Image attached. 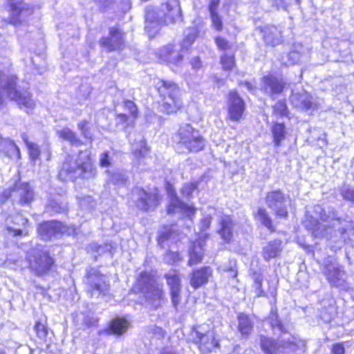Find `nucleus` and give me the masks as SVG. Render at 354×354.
Instances as JSON below:
<instances>
[{
	"label": "nucleus",
	"mask_w": 354,
	"mask_h": 354,
	"mask_svg": "<svg viewBox=\"0 0 354 354\" xmlns=\"http://www.w3.org/2000/svg\"><path fill=\"white\" fill-rule=\"evenodd\" d=\"M315 216L306 215L304 225L317 238L325 237L335 245L333 247L340 248L349 239L348 231L353 229L351 221L341 220L335 213L331 216L319 205L315 207Z\"/></svg>",
	"instance_id": "1"
},
{
	"label": "nucleus",
	"mask_w": 354,
	"mask_h": 354,
	"mask_svg": "<svg viewBox=\"0 0 354 354\" xmlns=\"http://www.w3.org/2000/svg\"><path fill=\"white\" fill-rule=\"evenodd\" d=\"M97 174L87 151H81L78 158L73 160L68 157L64 162L59 171V177L63 180H73L77 178L84 179L93 178Z\"/></svg>",
	"instance_id": "2"
},
{
	"label": "nucleus",
	"mask_w": 354,
	"mask_h": 354,
	"mask_svg": "<svg viewBox=\"0 0 354 354\" xmlns=\"http://www.w3.org/2000/svg\"><path fill=\"white\" fill-rule=\"evenodd\" d=\"M15 76L8 75V71L1 70L0 66V106L4 102V97L7 96L29 113L35 107V102L28 91L20 92L15 88Z\"/></svg>",
	"instance_id": "3"
},
{
	"label": "nucleus",
	"mask_w": 354,
	"mask_h": 354,
	"mask_svg": "<svg viewBox=\"0 0 354 354\" xmlns=\"http://www.w3.org/2000/svg\"><path fill=\"white\" fill-rule=\"evenodd\" d=\"M162 6L166 11L164 20L160 19L154 8H147L146 10L145 28L149 37H153L156 34L161 24H168L181 21V10L178 0H169Z\"/></svg>",
	"instance_id": "4"
},
{
	"label": "nucleus",
	"mask_w": 354,
	"mask_h": 354,
	"mask_svg": "<svg viewBox=\"0 0 354 354\" xmlns=\"http://www.w3.org/2000/svg\"><path fill=\"white\" fill-rule=\"evenodd\" d=\"M260 344L262 351L266 354H290L296 351L304 352L306 343L304 340L286 333L277 341L261 336Z\"/></svg>",
	"instance_id": "5"
},
{
	"label": "nucleus",
	"mask_w": 354,
	"mask_h": 354,
	"mask_svg": "<svg viewBox=\"0 0 354 354\" xmlns=\"http://www.w3.org/2000/svg\"><path fill=\"white\" fill-rule=\"evenodd\" d=\"M133 290L140 292L153 308H156L161 305L164 298L162 285L156 281L151 272H142Z\"/></svg>",
	"instance_id": "6"
},
{
	"label": "nucleus",
	"mask_w": 354,
	"mask_h": 354,
	"mask_svg": "<svg viewBox=\"0 0 354 354\" xmlns=\"http://www.w3.org/2000/svg\"><path fill=\"white\" fill-rule=\"evenodd\" d=\"M158 92L162 99L160 109L167 114L179 110L182 105L180 90L173 82L160 80L156 84Z\"/></svg>",
	"instance_id": "7"
},
{
	"label": "nucleus",
	"mask_w": 354,
	"mask_h": 354,
	"mask_svg": "<svg viewBox=\"0 0 354 354\" xmlns=\"http://www.w3.org/2000/svg\"><path fill=\"white\" fill-rule=\"evenodd\" d=\"M178 143L189 152H198L203 149L205 140L198 130L189 124H182L176 134Z\"/></svg>",
	"instance_id": "8"
},
{
	"label": "nucleus",
	"mask_w": 354,
	"mask_h": 354,
	"mask_svg": "<svg viewBox=\"0 0 354 354\" xmlns=\"http://www.w3.org/2000/svg\"><path fill=\"white\" fill-rule=\"evenodd\" d=\"M208 326L201 325L194 328L192 332V338L194 343L203 353L212 352L218 347V342L216 339L214 332L207 330Z\"/></svg>",
	"instance_id": "9"
},
{
	"label": "nucleus",
	"mask_w": 354,
	"mask_h": 354,
	"mask_svg": "<svg viewBox=\"0 0 354 354\" xmlns=\"http://www.w3.org/2000/svg\"><path fill=\"white\" fill-rule=\"evenodd\" d=\"M87 283V292L91 297H105L109 293L108 277L102 274L96 270H91L88 272Z\"/></svg>",
	"instance_id": "10"
},
{
	"label": "nucleus",
	"mask_w": 354,
	"mask_h": 354,
	"mask_svg": "<svg viewBox=\"0 0 354 354\" xmlns=\"http://www.w3.org/2000/svg\"><path fill=\"white\" fill-rule=\"evenodd\" d=\"M53 264V259L44 250L35 249L29 256L30 268L39 276L48 273Z\"/></svg>",
	"instance_id": "11"
},
{
	"label": "nucleus",
	"mask_w": 354,
	"mask_h": 354,
	"mask_svg": "<svg viewBox=\"0 0 354 354\" xmlns=\"http://www.w3.org/2000/svg\"><path fill=\"white\" fill-rule=\"evenodd\" d=\"M131 199L138 208L145 211L153 209L159 203V196L157 192L149 194L139 187L133 190Z\"/></svg>",
	"instance_id": "12"
},
{
	"label": "nucleus",
	"mask_w": 354,
	"mask_h": 354,
	"mask_svg": "<svg viewBox=\"0 0 354 354\" xmlns=\"http://www.w3.org/2000/svg\"><path fill=\"white\" fill-rule=\"evenodd\" d=\"M266 203L269 208L274 211L279 218H286L288 215L287 209V200L281 191H272L268 193Z\"/></svg>",
	"instance_id": "13"
},
{
	"label": "nucleus",
	"mask_w": 354,
	"mask_h": 354,
	"mask_svg": "<svg viewBox=\"0 0 354 354\" xmlns=\"http://www.w3.org/2000/svg\"><path fill=\"white\" fill-rule=\"evenodd\" d=\"M75 229L70 228L64 225L62 223L53 221L46 222L39 225L38 227V233L43 240L47 241L50 239L53 236L57 234H71L74 232Z\"/></svg>",
	"instance_id": "14"
},
{
	"label": "nucleus",
	"mask_w": 354,
	"mask_h": 354,
	"mask_svg": "<svg viewBox=\"0 0 354 354\" xmlns=\"http://www.w3.org/2000/svg\"><path fill=\"white\" fill-rule=\"evenodd\" d=\"M323 272L331 286L344 287L346 273L338 263L328 261Z\"/></svg>",
	"instance_id": "15"
},
{
	"label": "nucleus",
	"mask_w": 354,
	"mask_h": 354,
	"mask_svg": "<svg viewBox=\"0 0 354 354\" xmlns=\"http://www.w3.org/2000/svg\"><path fill=\"white\" fill-rule=\"evenodd\" d=\"M6 198H12L20 205H28L33 200L34 193L28 183H19L9 192H4Z\"/></svg>",
	"instance_id": "16"
},
{
	"label": "nucleus",
	"mask_w": 354,
	"mask_h": 354,
	"mask_svg": "<svg viewBox=\"0 0 354 354\" xmlns=\"http://www.w3.org/2000/svg\"><path fill=\"white\" fill-rule=\"evenodd\" d=\"M168 194L170 197V202L168 206L167 212L169 214L180 213L190 219L195 215L196 209L192 206L184 203L172 191L171 188L167 189Z\"/></svg>",
	"instance_id": "17"
},
{
	"label": "nucleus",
	"mask_w": 354,
	"mask_h": 354,
	"mask_svg": "<svg viewBox=\"0 0 354 354\" xmlns=\"http://www.w3.org/2000/svg\"><path fill=\"white\" fill-rule=\"evenodd\" d=\"M245 103L235 91L229 93L227 101L228 119L233 122H239L244 112Z\"/></svg>",
	"instance_id": "18"
},
{
	"label": "nucleus",
	"mask_w": 354,
	"mask_h": 354,
	"mask_svg": "<svg viewBox=\"0 0 354 354\" xmlns=\"http://www.w3.org/2000/svg\"><path fill=\"white\" fill-rule=\"evenodd\" d=\"M185 52L179 46L169 44L160 49L159 56L163 62L178 66L181 63Z\"/></svg>",
	"instance_id": "19"
},
{
	"label": "nucleus",
	"mask_w": 354,
	"mask_h": 354,
	"mask_svg": "<svg viewBox=\"0 0 354 354\" xmlns=\"http://www.w3.org/2000/svg\"><path fill=\"white\" fill-rule=\"evenodd\" d=\"M10 23L17 25L33 12L32 8L24 3L21 0H12L10 3Z\"/></svg>",
	"instance_id": "20"
},
{
	"label": "nucleus",
	"mask_w": 354,
	"mask_h": 354,
	"mask_svg": "<svg viewBox=\"0 0 354 354\" xmlns=\"http://www.w3.org/2000/svg\"><path fill=\"white\" fill-rule=\"evenodd\" d=\"M167 285L170 288L171 301L175 308L180 301V279L176 270H171L165 274Z\"/></svg>",
	"instance_id": "21"
},
{
	"label": "nucleus",
	"mask_w": 354,
	"mask_h": 354,
	"mask_svg": "<svg viewBox=\"0 0 354 354\" xmlns=\"http://www.w3.org/2000/svg\"><path fill=\"white\" fill-rule=\"evenodd\" d=\"M123 33L117 28H111L109 37L102 39L100 44L108 51L120 50L124 46Z\"/></svg>",
	"instance_id": "22"
},
{
	"label": "nucleus",
	"mask_w": 354,
	"mask_h": 354,
	"mask_svg": "<svg viewBox=\"0 0 354 354\" xmlns=\"http://www.w3.org/2000/svg\"><path fill=\"white\" fill-rule=\"evenodd\" d=\"M262 88L266 93L274 95L281 93L285 86L286 83L281 77H275L273 75H268L262 78Z\"/></svg>",
	"instance_id": "23"
},
{
	"label": "nucleus",
	"mask_w": 354,
	"mask_h": 354,
	"mask_svg": "<svg viewBox=\"0 0 354 354\" xmlns=\"http://www.w3.org/2000/svg\"><path fill=\"white\" fill-rule=\"evenodd\" d=\"M292 104L300 110H310L315 108L313 97L306 91L293 93L290 97Z\"/></svg>",
	"instance_id": "24"
},
{
	"label": "nucleus",
	"mask_w": 354,
	"mask_h": 354,
	"mask_svg": "<svg viewBox=\"0 0 354 354\" xmlns=\"http://www.w3.org/2000/svg\"><path fill=\"white\" fill-rule=\"evenodd\" d=\"M261 32L263 40L267 45L274 46L282 42V30L274 26L268 25L264 26Z\"/></svg>",
	"instance_id": "25"
},
{
	"label": "nucleus",
	"mask_w": 354,
	"mask_h": 354,
	"mask_svg": "<svg viewBox=\"0 0 354 354\" xmlns=\"http://www.w3.org/2000/svg\"><path fill=\"white\" fill-rule=\"evenodd\" d=\"M220 228L218 231L221 239L226 243H230L233 238L234 223L232 218L227 215L220 216Z\"/></svg>",
	"instance_id": "26"
},
{
	"label": "nucleus",
	"mask_w": 354,
	"mask_h": 354,
	"mask_svg": "<svg viewBox=\"0 0 354 354\" xmlns=\"http://www.w3.org/2000/svg\"><path fill=\"white\" fill-rule=\"evenodd\" d=\"M308 54V49L300 44H295L292 49L282 58L284 65H292L298 63L304 56Z\"/></svg>",
	"instance_id": "27"
},
{
	"label": "nucleus",
	"mask_w": 354,
	"mask_h": 354,
	"mask_svg": "<svg viewBox=\"0 0 354 354\" xmlns=\"http://www.w3.org/2000/svg\"><path fill=\"white\" fill-rule=\"evenodd\" d=\"M212 272L209 267H204L194 271L190 278V285L195 289L203 286L207 283Z\"/></svg>",
	"instance_id": "28"
},
{
	"label": "nucleus",
	"mask_w": 354,
	"mask_h": 354,
	"mask_svg": "<svg viewBox=\"0 0 354 354\" xmlns=\"http://www.w3.org/2000/svg\"><path fill=\"white\" fill-rule=\"evenodd\" d=\"M282 249V242L280 240L271 241L263 248L262 257L268 261L271 259L277 257L281 254Z\"/></svg>",
	"instance_id": "29"
},
{
	"label": "nucleus",
	"mask_w": 354,
	"mask_h": 354,
	"mask_svg": "<svg viewBox=\"0 0 354 354\" xmlns=\"http://www.w3.org/2000/svg\"><path fill=\"white\" fill-rule=\"evenodd\" d=\"M203 256V241L198 240L194 243L189 250V265L193 266L201 261Z\"/></svg>",
	"instance_id": "30"
},
{
	"label": "nucleus",
	"mask_w": 354,
	"mask_h": 354,
	"mask_svg": "<svg viewBox=\"0 0 354 354\" xmlns=\"http://www.w3.org/2000/svg\"><path fill=\"white\" fill-rule=\"evenodd\" d=\"M57 135L59 138L69 142L72 145H81L82 141L77 138L76 133L69 128L65 127L57 130Z\"/></svg>",
	"instance_id": "31"
},
{
	"label": "nucleus",
	"mask_w": 354,
	"mask_h": 354,
	"mask_svg": "<svg viewBox=\"0 0 354 354\" xmlns=\"http://www.w3.org/2000/svg\"><path fill=\"white\" fill-rule=\"evenodd\" d=\"M129 327V322L124 318L116 317L113 319L110 324V330L112 333L120 335L124 333Z\"/></svg>",
	"instance_id": "32"
},
{
	"label": "nucleus",
	"mask_w": 354,
	"mask_h": 354,
	"mask_svg": "<svg viewBox=\"0 0 354 354\" xmlns=\"http://www.w3.org/2000/svg\"><path fill=\"white\" fill-rule=\"evenodd\" d=\"M239 330L243 336H248L253 329V322L248 315L240 314L238 317Z\"/></svg>",
	"instance_id": "33"
},
{
	"label": "nucleus",
	"mask_w": 354,
	"mask_h": 354,
	"mask_svg": "<svg viewBox=\"0 0 354 354\" xmlns=\"http://www.w3.org/2000/svg\"><path fill=\"white\" fill-rule=\"evenodd\" d=\"M272 133L274 145L279 147L285 138L286 127L283 123H275L272 127Z\"/></svg>",
	"instance_id": "34"
},
{
	"label": "nucleus",
	"mask_w": 354,
	"mask_h": 354,
	"mask_svg": "<svg viewBox=\"0 0 354 354\" xmlns=\"http://www.w3.org/2000/svg\"><path fill=\"white\" fill-rule=\"evenodd\" d=\"M197 30L195 28L187 29L185 33V37L181 43V48L187 51L188 48L192 45L197 37Z\"/></svg>",
	"instance_id": "35"
},
{
	"label": "nucleus",
	"mask_w": 354,
	"mask_h": 354,
	"mask_svg": "<svg viewBox=\"0 0 354 354\" xmlns=\"http://www.w3.org/2000/svg\"><path fill=\"white\" fill-rule=\"evenodd\" d=\"M139 144H132V150L135 157L138 159L145 157L148 149L145 141L141 136H139Z\"/></svg>",
	"instance_id": "36"
},
{
	"label": "nucleus",
	"mask_w": 354,
	"mask_h": 354,
	"mask_svg": "<svg viewBox=\"0 0 354 354\" xmlns=\"http://www.w3.org/2000/svg\"><path fill=\"white\" fill-rule=\"evenodd\" d=\"M256 217L257 220L260 221L261 224L267 227L269 230L274 231V228L272 225V219L265 209L259 208L256 214Z\"/></svg>",
	"instance_id": "37"
},
{
	"label": "nucleus",
	"mask_w": 354,
	"mask_h": 354,
	"mask_svg": "<svg viewBox=\"0 0 354 354\" xmlns=\"http://www.w3.org/2000/svg\"><path fill=\"white\" fill-rule=\"evenodd\" d=\"M21 138L23 141L26 143L28 149L29 155L31 160H37L40 154V150L39 149L38 145L32 142H29L28 140V136L26 134H23L21 136Z\"/></svg>",
	"instance_id": "38"
},
{
	"label": "nucleus",
	"mask_w": 354,
	"mask_h": 354,
	"mask_svg": "<svg viewBox=\"0 0 354 354\" xmlns=\"http://www.w3.org/2000/svg\"><path fill=\"white\" fill-rule=\"evenodd\" d=\"M108 181L116 186H121L125 184L127 176L123 171H116L110 174Z\"/></svg>",
	"instance_id": "39"
},
{
	"label": "nucleus",
	"mask_w": 354,
	"mask_h": 354,
	"mask_svg": "<svg viewBox=\"0 0 354 354\" xmlns=\"http://www.w3.org/2000/svg\"><path fill=\"white\" fill-rule=\"evenodd\" d=\"M253 286L252 288L257 297L264 296V292L262 290L263 276L260 273H254L253 275Z\"/></svg>",
	"instance_id": "40"
},
{
	"label": "nucleus",
	"mask_w": 354,
	"mask_h": 354,
	"mask_svg": "<svg viewBox=\"0 0 354 354\" xmlns=\"http://www.w3.org/2000/svg\"><path fill=\"white\" fill-rule=\"evenodd\" d=\"M47 209L48 211L51 209L53 212L60 213L64 212L67 209V205L66 203L62 201H59V199L56 198L53 199L49 202Z\"/></svg>",
	"instance_id": "41"
},
{
	"label": "nucleus",
	"mask_w": 354,
	"mask_h": 354,
	"mask_svg": "<svg viewBox=\"0 0 354 354\" xmlns=\"http://www.w3.org/2000/svg\"><path fill=\"white\" fill-rule=\"evenodd\" d=\"M88 124H89V122L87 120H84L80 121L78 123L77 127H78V129L80 131L82 135L85 138L92 140L93 134L91 133V132L90 131Z\"/></svg>",
	"instance_id": "42"
},
{
	"label": "nucleus",
	"mask_w": 354,
	"mask_h": 354,
	"mask_svg": "<svg viewBox=\"0 0 354 354\" xmlns=\"http://www.w3.org/2000/svg\"><path fill=\"white\" fill-rule=\"evenodd\" d=\"M230 267L224 268V271L227 273V277L231 278V284L234 286L237 283V280L236 277L237 276V270L236 269V261H230Z\"/></svg>",
	"instance_id": "43"
},
{
	"label": "nucleus",
	"mask_w": 354,
	"mask_h": 354,
	"mask_svg": "<svg viewBox=\"0 0 354 354\" xmlns=\"http://www.w3.org/2000/svg\"><path fill=\"white\" fill-rule=\"evenodd\" d=\"M209 15L212 28L217 31H221L223 26L221 17L218 12L209 13Z\"/></svg>",
	"instance_id": "44"
},
{
	"label": "nucleus",
	"mask_w": 354,
	"mask_h": 354,
	"mask_svg": "<svg viewBox=\"0 0 354 354\" xmlns=\"http://www.w3.org/2000/svg\"><path fill=\"white\" fill-rule=\"evenodd\" d=\"M273 113L279 117L287 115L288 108L284 101H279L273 106Z\"/></svg>",
	"instance_id": "45"
},
{
	"label": "nucleus",
	"mask_w": 354,
	"mask_h": 354,
	"mask_svg": "<svg viewBox=\"0 0 354 354\" xmlns=\"http://www.w3.org/2000/svg\"><path fill=\"white\" fill-rule=\"evenodd\" d=\"M196 184L195 183H190L185 184L181 189L182 195L187 198L192 196V193L196 189Z\"/></svg>",
	"instance_id": "46"
},
{
	"label": "nucleus",
	"mask_w": 354,
	"mask_h": 354,
	"mask_svg": "<svg viewBox=\"0 0 354 354\" xmlns=\"http://www.w3.org/2000/svg\"><path fill=\"white\" fill-rule=\"evenodd\" d=\"M221 63L224 70H231L234 64V57L226 54L223 55L221 57Z\"/></svg>",
	"instance_id": "47"
},
{
	"label": "nucleus",
	"mask_w": 354,
	"mask_h": 354,
	"mask_svg": "<svg viewBox=\"0 0 354 354\" xmlns=\"http://www.w3.org/2000/svg\"><path fill=\"white\" fill-rule=\"evenodd\" d=\"M298 3V0H274L273 3L277 9L288 10V8L292 4Z\"/></svg>",
	"instance_id": "48"
},
{
	"label": "nucleus",
	"mask_w": 354,
	"mask_h": 354,
	"mask_svg": "<svg viewBox=\"0 0 354 354\" xmlns=\"http://www.w3.org/2000/svg\"><path fill=\"white\" fill-rule=\"evenodd\" d=\"M35 330L36 331L37 337L41 339H44L47 336L48 330L46 326L39 322L36 323Z\"/></svg>",
	"instance_id": "49"
},
{
	"label": "nucleus",
	"mask_w": 354,
	"mask_h": 354,
	"mask_svg": "<svg viewBox=\"0 0 354 354\" xmlns=\"http://www.w3.org/2000/svg\"><path fill=\"white\" fill-rule=\"evenodd\" d=\"M7 230L8 233L17 237L26 236L28 233V230H26V228L22 230L14 226H8Z\"/></svg>",
	"instance_id": "50"
},
{
	"label": "nucleus",
	"mask_w": 354,
	"mask_h": 354,
	"mask_svg": "<svg viewBox=\"0 0 354 354\" xmlns=\"http://www.w3.org/2000/svg\"><path fill=\"white\" fill-rule=\"evenodd\" d=\"M343 198L347 201L354 202V189L348 186H344L341 189Z\"/></svg>",
	"instance_id": "51"
},
{
	"label": "nucleus",
	"mask_w": 354,
	"mask_h": 354,
	"mask_svg": "<svg viewBox=\"0 0 354 354\" xmlns=\"http://www.w3.org/2000/svg\"><path fill=\"white\" fill-rule=\"evenodd\" d=\"M165 261L169 264H174L180 261L179 254L176 252L169 251L164 257Z\"/></svg>",
	"instance_id": "52"
},
{
	"label": "nucleus",
	"mask_w": 354,
	"mask_h": 354,
	"mask_svg": "<svg viewBox=\"0 0 354 354\" xmlns=\"http://www.w3.org/2000/svg\"><path fill=\"white\" fill-rule=\"evenodd\" d=\"M124 107L129 113L132 115L133 118H136L138 109L135 103L130 100H127L124 102Z\"/></svg>",
	"instance_id": "53"
},
{
	"label": "nucleus",
	"mask_w": 354,
	"mask_h": 354,
	"mask_svg": "<svg viewBox=\"0 0 354 354\" xmlns=\"http://www.w3.org/2000/svg\"><path fill=\"white\" fill-rule=\"evenodd\" d=\"M212 223L211 212L209 214L205 215L203 217L200 222V228L202 231L207 230Z\"/></svg>",
	"instance_id": "54"
},
{
	"label": "nucleus",
	"mask_w": 354,
	"mask_h": 354,
	"mask_svg": "<svg viewBox=\"0 0 354 354\" xmlns=\"http://www.w3.org/2000/svg\"><path fill=\"white\" fill-rule=\"evenodd\" d=\"M100 165L102 167H109L111 165V158L107 152H104L100 158Z\"/></svg>",
	"instance_id": "55"
},
{
	"label": "nucleus",
	"mask_w": 354,
	"mask_h": 354,
	"mask_svg": "<svg viewBox=\"0 0 354 354\" xmlns=\"http://www.w3.org/2000/svg\"><path fill=\"white\" fill-rule=\"evenodd\" d=\"M215 41L217 46L221 50H225L229 46L227 41L221 37H216Z\"/></svg>",
	"instance_id": "56"
},
{
	"label": "nucleus",
	"mask_w": 354,
	"mask_h": 354,
	"mask_svg": "<svg viewBox=\"0 0 354 354\" xmlns=\"http://www.w3.org/2000/svg\"><path fill=\"white\" fill-rule=\"evenodd\" d=\"M171 236V232L170 231V229H169L168 230H165V232H162L160 236H159V239H158V242L160 243V245H162V244L164 243V242L167 240H169Z\"/></svg>",
	"instance_id": "57"
},
{
	"label": "nucleus",
	"mask_w": 354,
	"mask_h": 354,
	"mask_svg": "<svg viewBox=\"0 0 354 354\" xmlns=\"http://www.w3.org/2000/svg\"><path fill=\"white\" fill-rule=\"evenodd\" d=\"M333 354H344L345 348L343 343H337L333 346Z\"/></svg>",
	"instance_id": "58"
},
{
	"label": "nucleus",
	"mask_w": 354,
	"mask_h": 354,
	"mask_svg": "<svg viewBox=\"0 0 354 354\" xmlns=\"http://www.w3.org/2000/svg\"><path fill=\"white\" fill-rule=\"evenodd\" d=\"M17 226H25L28 223V219L21 215H17L12 221Z\"/></svg>",
	"instance_id": "59"
},
{
	"label": "nucleus",
	"mask_w": 354,
	"mask_h": 354,
	"mask_svg": "<svg viewBox=\"0 0 354 354\" xmlns=\"http://www.w3.org/2000/svg\"><path fill=\"white\" fill-rule=\"evenodd\" d=\"M271 325L274 331L278 330L282 333H283V327L277 317L275 319H272Z\"/></svg>",
	"instance_id": "60"
},
{
	"label": "nucleus",
	"mask_w": 354,
	"mask_h": 354,
	"mask_svg": "<svg viewBox=\"0 0 354 354\" xmlns=\"http://www.w3.org/2000/svg\"><path fill=\"white\" fill-rule=\"evenodd\" d=\"M219 3L220 0H211L208 6L209 13L217 12V8Z\"/></svg>",
	"instance_id": "61"
},
{
	"label": "nucleus",
	"mask_w": 354,
	"mask_h": 354,
	"mask_svg": "<svg viewBox=\"0 0 354 354\" xmlns=\"http://www.w3.org/2000/svg\"><path fill=\"white\" fill-rule=\"evenodd\" d=\"M111 1L112 0H96V3L101 10H104L111 4Z\"/></svg>",
	"instance_id": "62"
},
{
	"label": "nucleus",
	"mask_w": 354,
	"mask_h": 354,
	"mask_svg": "<svg viewBox=\"0 0 354 354\" xmlns=\"http://www.w3.org/2000/svg\"><path fill=\"white\" fill-rule=\"evenodd\" d=\"M104 250L109 251L110 253H112V246L111 245L106 244L104 246L98 245L96 247V251L99 254H101Z\"/></svg>",
	"instance_id": "63"
},
{
	"label": "nucleus",
	"mask_w": 354,
	"mask_h": 354,
	"mask_svg": "<svg viewBox=\"0 0 354 354\" xmlns=\"http://www.w3.org/2000/svg\"><path fill=\"white\" fill-rule=\"evenodd\" d=\"M9 146H10V149L14 151V153H15L16 158H20V151H19V149L18 148V147L13 142H10Z\"/></svg>",
	"instance_id": "64"
}]
</instances>
